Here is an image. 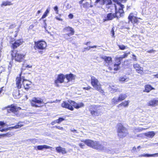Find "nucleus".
Masks as SVG:
<instances>
[{"label":"nucleus","mask_w":158,"mask_h":158,"mask_svg":"<svg viewBox=\"0 0 158 158\" xmlns=\"http://www.w3.org/2000/svg\"><path fill=\"white\" fill-rule=\"evenodd\" d=\"M124 54L119 57H116L115 58V62L113 65H109L108 69L110 71L114 70V72L117 71L120 69V65L121 64V61L123 59L126 58L127 57L128 55L130 54V52H123Z\"/></svg>","instance_id":"f257e3e1"},{"label":"nucleus","mask_w":158,"mask_h":158,"mask_svg":"<svg viewBox=\"0 0 158 158\" xmlns=\"http://www.w3.org/2000/svg\"><path fill=\"white\" fill-rule=\"evenodd\" d=\"M84 105L83 102L77 103L74 101L71 100H68L67 102L64 101L61 104V106L63 108L67 109L71 111L74 110V108L78 109L83 107Z\"/></svg>","instance_id":"f03ea898"},{"label":"nucleus","mask_w":158,"mask_h":158,"mask_svg":"<svg viewBox=\"0 0 158 158\" xmlns=\"http://www.w3.org/2000/svg\"><path fill=\"white\" fill-rule=\"evenodd\" d=\"M85 143L88 146L98 150L108 152V149L98 142L87 139L85 140Z\"/></svg>","instance_id":"7ed1b4c3"},{"label":"nucleus","mask_w":158,"mask_h":158,"mask_svg":"<svg viewBox=\"0 0 158 158\" xmlns=\"http://www.w3.org/2000/svg\"><path fill=\"white\" fill-rule=\"evenodd\" d=\"M11 56L12 60L19 63L23 62L26 57L25 54L20 53L17 50L12 51Z\"/></svg>","instance_id":"20e7f679"},{"label":"nucleus","mask_w":158,"mask_h":158,"mask_svg":"<svg viewBox=\"0 0 158 158\" xmlns=\"http://www.w3.org/2000/svg\"><path fill=\"white\" fill-rule=\"evenodd\" d=\"M91 84L92 87L95 89L101 94L104 93L103 89L102 87L101 84L98 80L95 77L91 76Z\"/></svg>","instance_id":"39448f33"},{"label":"nucleus","mask_w":158,"mask_h":158,"mask_svg":"<svg viewBox=\"0 0 158 158\" xmlns=\"http://www.w3.org/2000/svg\"><path fill=\"white\" fill-rule=\"evenodd\" d=\"M35 44L33 47L34 49L39 50L38 52L40 54L43 53V51L46 49L47 47L46 43L44 40H38L34 42Z\"/></svg>","instance_id":"423d86ee"},{"label":"nucleus","mask_w":158,"mask_h":158,"mask_svg":"<svg viewBox=\"0 0 158 158\" xmlns=\"http://www.w3.org/2000/svg\"><path fill=\"white\" fill-rule=\"evenodd\" d=\"M89 110L93 117H98L101 115L102 111L100 106L95 105H92L89 106Z\"/></svg>","instance_id":"0eeeda50"},{"label":"nucleus","mask_w":158,"mask_h":158,"mask_svg":"<svg viewBox=\"0 0 158 158\" xmlns=\"http://www.w3.org/2000/svg\"><path fill=\"white\" fill-rule=\"evenodd\" d=\"M117 129L118 136L121 138H123L128 135L127 129L121 123L118 124Z\"/></svg>","instance_id":"6e6552de"},{"label":"nucleus","mask_w":158,"mask_h":158,"mask_svg":"<svg viewBox=\"0 0 158 158\" xmlns=\"http://www.w3.org/2000/svg\"><path fill=\"white\" fill-rule=\"evenodd\" d=\"M30 103L31 106L35 107H39L40 106L38 105L44 103L42 99L39 98L34 97L30 100Z\"/></svg>","instance_id":"1a4fd4ad"},{"label":"nucleus","mask_w":158,"mask_h":158,"mask_svg":"<svg viewBox=\"0 0 158 158\" xmlns=\"http://www.w3.org/2000/svg\"><path fill=\"white\" fill-rule=\"evenodd\" d=\"M127 97V96L126 94H121L119 95L118 98L116 97L113 98L111 100V102L113 104H116L118 102L124 100Z\"/></svg>","instance_id":"9d476101"},{"label":"nucleus","mask_w":158,"mask_h":158,"mask_svg":"<svg viewBox=\"0 0 158 158\" xmlns=\"http://www.w3.org/2000/svg\"><path fill=\"white\" fill-rule=\"evenodd\" d=\"M65 76L63 73H60L57 75V76L54 81V84L56 87L60 86V84L64 82Z\"/></svg>","instance_id":"9b49d317"},{"label":"nucleus","mask_w":158,"mask_h":158,"mask_svg":"<svg viewBox=\"0 0 158 158\" xmlns=\"http://www.w3.org/2000/svg\"><path fill=\"white\" fill-rule=\"evenodd\" d=\"M115 11L114 13L116 18L118 19L123 16L124 14V12L123 10V9L124 8V5H121V6H120L118 10L117 9L116 6H115Z\"/></svg>","instance_id":"f8f14e48"},{"label":"nucleus","mask_w":158,"mask_h":158,"mask_svg":"<svg viewBox=\"0 0 158 158\" xmlns=\"http://www.w3.org/2000/svg\"><path fill=\"white\" fill-rule=\"evenodd\" d=\"M7 108L8 113H12L15 114L17 113L19 110L21 109L20 107H17L14 106L13 104H11L10 106H8Z\"/></svg>","instance_id":"ddd939ff"},{"label":"nucleus","mask_w":158,"mask_h":158,"mask_svg":"<svg viewBox=\"0 0 158 158\" xmlns=\"http://www.w3.org/2000/svg\"><path fill=\"white\" fill-rule=\"evenodd\" d=\"M128 19L129 22H131L133 24H138L139 22L138 19H141L140 18H138L134 16L133 13H131L128 16Z\"/></svg>","instance_id":"4468645a"},{"label":"nucleus","mask_w":158,"mask_h":158,"mask_svg":"<svg viewBox=\"0 0 158 158\" xmlns=\"http://www.w3.org/2000/svg\"><path fill=\"white\" fill-rule=\"evenodd\" d=\"M22 72L21 71L19 74V76L17 77L16 78V87L18 89H20L22 88V83H21Z\"/></svg>","instance_id":"2eb2a0df"},{"label":"nucleus","mask_w":158,"mask_h":158,"mask_svg":"<svg viewBox=\"0 0 158 158\" xmlns=\"http://www.w3.org/2000/svg\"><path fill=\"white\" fill-rule=\"evenodd\" d=\"M63 30L66 32H68L67 35L68 36L73 35L74 34L75 31L74 29L69 26L64 27Z\"/></svg>","instance_id":"dca6fc26"},{"label":"nucleus","mask_w":158,"mask_h":158,"mask_svg":"<svg viewBox=\"0 0 158 158\" xmlns=\"http://www.w3.org/2000/svg\"><path fill=\"white\" fill-rule=\"evenodd\" d=\"M133 67L134 69H135L136 71L139 74L141 75H142L143 74V68L141 67L140 65L137 63L134 64H133Z\"/></svg>","instance_id":"f3484780"},{"label":"nucleus","mask_w":158,"mask_h":158,"mask_svg":"<svg viewBox=\"0 0 158 158\" xmlns=\"http://www.w3.org/2000/svg\"><path fill=\"white\" fill-rule=\"evenodd\" d=\"M23 88L26 91H28L31 89L32 86V82L28 80L22 83Z\"/></svg>","instance_id":"a211bd4d"},{"label":"nucleus","mask_w":158,"mask_h":158,"mask_svg":"<svg viewBox=\"0 0 158 158\" xmlns=\"http://www.w3.org/2000/svg\"><path fill=\"white\" fill-rule=\"evenodd\" d=\"M101 58L103 60L105 63L107 64V66L108 68L109 65H111L112 62V58L111 57L106 56H102Z\"/></svg>","instance_id":"6ab92c4d"},{"label":"nucleus","mask_w":158,"mask_h":158,"mask_svg":"<svg viewBox=\"0 0 158 158\" xmlns=\"http://www.w3.org/2000/svg\"><path fill=\"white\" fill-rule=\"evenodd\" d=\"M85 0H81L79 2L80 4H82V6L83 8H85L86 10H87L89 8H91L93 7V6L91 2L89 3V2H86L82 4L83 2Z\"/></svg>","instance_id":"aec40b11"},{"label":"nucleus","mask_w":158,"mask_h":158,"mask_svg":"<svg viewBox=\"0 0 158 158\" xmlns=\"http://www.w3.org/2000/svg\"><path fill=\"white\" fill-rule=\"evenodd\" d=\"M23 42V39H19L17 40L14 42L12 45V48L13 49H15L17 47L22 45Z\"/></svg>","instance_id":"412c9836"},{"label":"nucleus","mask_w":158,"mask_h":158,"mask_svg":"<svg viewBox=\"0 0 158 158\" xmlns=\"http://www.w3.org/2000/svg\"><path fill=\"white\" fill-rule=\"evenodd\" d=\"M95 3H99L101 5H109L112 4L111 0H95Z\"/></svg>","instance_id":"4be33fe9"},{"label":"nucleus","mask_w":158,"mask_h":158,"mask_svg":"<svg viewBox=\"0 0 158 158\" xmlns=\"http://www.w3.org/2000/svg\"><path fill=\"white\" fill-rule=\"evenodd\" d=\"M64 75L65 76V78L67 80V82L72 81L74 80L75 78V75L71 73Z\"/></svg>","instance_id":"5701e85b"},{"label":"nucleus","mask_w":158,"mask_h":158,"mask_svg":"<svg viewBox=\"0 0 158 158\" xmlns=\"http://www.w3.org/2000/svg\"><path fill=\"white\" fill-rule=\"evenodd\" d=\"M116 18L115 16L114 13H108L105 17V18L103 19L104 21H105L108 20H111L113 19L114 18Z\"/></svg>","instance_id":"b1692460"},{"label":"nucleus","mask_w":158,"mask_h":158,"mask_svg":"<svg viewBox=\"0 0 158 158\" xmlns=\"http://www.w3.org/2000/svg\"><path fill=\"white\" fill-rule=\"evenodd\" d=\"M155 88L150 85L146 84L144 86V89L143 90L144 92L149 93L151 91L154 90Z\"/></svg>","instance_id":"393cba45"},{"label":"nucleus","mask_w":158,"mask_h":158,"mask_svg":"<svg viewBox=\"0 0 158 158\" xmlns=\"http://www.w3.org/2000/svg\"><path fill=\"white\" fill-rule=\"evenodd\" d=\"M129 101L128 100L125 101L123 102H122L120 103L119 104L117 107L118 108H120L121 107H128L129 105Z\"/></svg>","instance_id":"a878e982"},{"label":"nucleus","mask_w":158,"mask_h":158,"mask_svg":"<svg viewBox=\"0 0 158 158\" xmlns=\"http://www.w3.org/2000/svg\"><path fill=\"white\" fill-rule=\"evenodd\" d=\"M23 126L24 124L23 122H19L17 123V125L13 127H10L8 128V130H10L13 129L19 128Z\"/></svg>","instance_id":"bb28decb"},{"label":"nucleus","mask_w":158,"mask_h":158,"mask_svg":"<svg viewBox=\"0 0 158 158\" xmlns=\"http://www.w3.org/2000/svg\"><path fill=\"white\" fill-rule=\"evenodd\" d=\"M155 134V133L153 131H148L144 133L145 136L150 138H152Z\"/></svg>","instance_id":"cd10ccee"},{"label":"nucleus","mask_w":158,"mask_h":158,"mask_svg":"<svg viewBox=\"0 0 158 158\" xmlns=\"http://www.w3.org/2000/svg\"><path fill=\"white\" fill-rule=\"evenodd\" d=\"M13 5V3L10 1H3L1 5V6H11Z\"/></svg>","instance_id":"c85d7f7f"},{"label":"nucleus","mask_w":158,"mask_h":158,"mask_svg":"<svg viewBox=\"0 0 158 158\" xmlns=\"http://www.w3.org/2000/svg\"><path fill=\"white\" fill-rule=\"evenodd\" d=\"M50 148V147L46 145H39L37 146V149L39 150H43L44 149H47Z\"/></svg>","instance_id":"c756f323"},{"label":"nucleus","mask_w":158,"mask_h":158,"mask_svg":"<svg viewBox=\"0 0 158 158\" xmlns=\"http://www.w3.org/2000/svg\"><path fill=\"white\" fill-rule=\"evenodd\" d=\"M49 9H47L46 11H45L44 13L43 14V15H42V17H41L40 19H43L44 18H45L47 15L49 13Z\"/></svg>","instance_id":"7c9ffc66"},{"label":"nucleus","mask_w":158,"mask_h":158,"mask_svg":"<svg viewBox=\"0 0 158 158\" xmlns=\"http://www.w3.org/2000/svg\"><path fill=\"white\" fill-rule=\"evenodd\" d=\"M13 135V133L11 132H8L6 134H0V138L1 137H10Z\"/></svg>","instance_id":"2f4dec72"},{"label":"nucleus","mask_w":158,"mask_h":158,"mask_svg":"<svg viewBox=\"0 0 158 158\" xmlns=\"http://www.w3.org/2000/svg\"><path fill=\"white\" fill-rule=\"evenodd\" d=\"M22 68H23L25 69L26 68H30L32 67V65L31 64H27L26 65L25 64V62H24L22 64Z\"/></svg>","instance_id":"473e14b6"},{"label":"nucleus","mask_w":158,"mask_h":158,"mask_svg":"<svg viewBox=\"0 0 158 158\" xmlns=\"http://www.w3.org/2000/svg\"><path fill=\"white\" fill-rule=\"evenodd\" d=\"M117 46L118 47L119 49L122 50H124L127 48V46H125L123 44H118Z\"/></svg>","instance_id":"72a5a7b5"},{"label":"nucleus","mask_w":158,"mask_h":158,"mask_svg":"<svg viewBox=\"0 0 158 158\" xmlns=\"http://www.w3.org/2000/svg\"><path fill=\"white\" fill-rule=\"evenodd\" d=\"M57 150L58 151H60V150H61V153L62 154H64L66 153V152L65 151V149L64 148H62L60 147H57Z\"/></svg>","instance_id":"f704fd0d"},{"label":"nucleus","mask_w":158,"mask_h":158,"mask_svg":"<svg viewBox=\"0 0 158 158\" xmlns=\"http://www.w3.org/2000/svg\"><path fill=\"white\" fill-rule=\"evenodd\" d=\"M64 120V118L62 117H60L57 119L55 120V121L57 123L59 124Z\"/></svg>","instance_id":"c9c22d12"},{"label":"nucleus","mask_w":158,"mask_h":158,"mask_svg":"<svg viewBox=\"0 0 158 158\" xmlns=\"http://www.w3.org/2000/svg\"><path fill=\"white\" fill-rule=\"evenodd\" d=\"M127 78L126 76L121 77L119 78V81L121 82L125 81Z\"/></svg>","instance_id":"e433bc0d"},{"label":"nucleus","mask_w":158,"mask_h":158,"mask_svg":"<svg viewBox=\"0 0 158 158\" xmlns=\"http://www.w3.org/2000/svg\"><path fill=\"white\" fill-rule=\"evenodd\" d=\"M97 47V46L96 45H94L92 46H89L86 48H84V51H85L86 50H89L90 48H96Z\"/></svg>","instance_id":"4c0bfd02"},{"label":"nucleus","mask_w":158,"mask_h":158,"mask_svg":"<svg viewBox=\"0 0 158 158\" xmlns=\"http://www.w3.org/2000/svg\"><path fill=\"white\" fill-rule=\"evenodd\" d=\"M13 95L15 98H17V96H19V92L18 91L13 92Z\"/></svg>","instance_id":"58836bf2"},{"label":"nucleus","mask_w":158,"mask_h":158,"mask_svg":"<svg viewBox=\"0 0 158 158\" xmlns=\"http://www.w3.org/2000/svg\"><path fill=\"white\" fill-rule=\"evenodd\" d=\"M83 89L85 90H89L92 89L90 86L88 85L87 87H83Z\"/></svg>","instance_id":"ea45409f"},{"label":"nucleus","mask_w":158,"mask_h":158,"mask_svg":"<svg viewBox=\"0 0 158 158\" xmlns=\"http://www.w3.org/2000/svg\"><path fill=\"white\" fill-rule=\"evenodd\" d=\"M143 118H142L141 119V121L143 123H147V117L146 116H143Z\"/></svg>","instance_id":"a19ab883"},{"label":"nucleus","mask_w":158,"mask_h":158,"mask_svg":"<svg viewBox=\"0 0 158 158\" xmlns=\"http://www.w3.org/2000/svg\"><path fill=\"white\" fill-rule=\"evenodd\" d=\"M110 33L112 34L111 36L112 37H113L114 38L115 37V36L114 35V28L113 27L110 31Z\"/></svg>","instance_id":"79ce46f5"},{"label":"nucleus","mask_w":158,"mask_h":158,"mask_svg":"<svg viewBox=\"0 0 158 158\" xmlns=\"http://www.w3.org/2000/svg\"><path fill=\"white\" fill-rule=\"evenodd\" d=\"M113 1L114 2L117 3L119 6H121V5H123L121 4L120 2H119V0H113Z\"/></svg>","instance_id":"37998d69"},{"label":"nucleus","mask_w":158,"mask_h":158,"mask_svg":"<svg viewBox=\"0 0 158 158\" xmlns=\"http://www.w3.org/2000/svg\"><path fill=\"white\" fill-rule=\"evenodd\" d=\"M149 157H158V153H156L152 154H149Z\"/></svg>","instance_id":"c03bdc74"},{"label":"nucleus","mask_w":158,"mask_h":158,"mask_svg":"<svg viewBox=\"0 0 158 158\" xmlns=\"http://www.w3.org/2000/svg\"><path fill=\"white\" fill-rule=\"evenodd\" d=\"M139 157H149V154H141L139 156Z\"/></svg>","instance_id":"a18cd8bd"},{"label":"nucleus","mask_w":158,"mask_h":158,"mask_svg":"<svg viewBox=\"0 0 158 158\" xmlns=\"http://www.w3.org/2000/svg\"><path fill=\"white\" fill-rule=\"evenodd\" d=\"M55 127L57 129L61 130H63L64 129L63 127H61L59 126H55Z\"/></svg>","instance_id":"49530a36"},{"label":"nucleus","mask_w":158,"mask_h":158,"mask_svg":"<svg viewBox=\"0 0 158 158\" xmlns=\"http://www.w3.org/2000/svg\"><path fill=\"white\" fill-rule=\"evenodd\" d=\"M54 10L56 11V14H58V8L57 6H56L54 7Z\"/></svg>","instance_id":"de8ad7c7"},{"label":"nucleus","mask_w":158,"mask_h":158,"mask_svg":"<svg viewBox=\"0 0 158 158\" xmlns=\"http://www.w3.org/2000/svg\"><path fill=\"white\" fill-rule=\"evenodd\" d=\"M156 52V51L155 50H153V49H152L151 50H148L147 51V52L148 53H152L154 52Z\"/></svg>","instance_id":"09e8293b"},{"label":"nucleus","mask_w":158,"mask_h":158,"mask_svg":"<svg viewBox=\"0 0 158 158\" xmlns=\"http://www.w3.org/2000/svg\"><path fill=\"white\" fill-rule=\"evenodd\" d=\"M132 59L134 61H137V58H136V56L134 54L132 55Z\"/></svg>","instance_id":"8fccbe9b"},{"label":"nucleus","mask_w":158,"mask_h":158,"mask_svg":"<svg viewBox=\"0 0 158 158\" xmlns=\"http://www.w3.org/2000/svg\"><path fill=\"white\" fill-rule=\"evenodd\" d=\"M22 77V83L25 82V81L28 80L25 79V77L24 76H21Z\"/></svg>","instance_id":"3c124183"},{"label":"nucleus","mask_w":158,"mask_h":158,"mask_svg":"<svg viewBox=\"0 0 158 158\" xmlns=\"http://www.w3.org/2000/svg\"><path fill=\"white\" fill-rule=\"evenodd\" d=\"M5 125V123L4 122V121H0V126H4Z\"/></svg>","instance_id":"603ef678"},{"label":"nucleus","mask_w":158,"mask_h":158,"mask_svg":"<svg viewBox=\"0 0 158 158\" xmlns=\"http://www.w3.org/2000/svg\"><path fill=\"white\" fill-rule=\"evenodd\" d=\"M68 17L69 18L71 19H72L73 18V15L72 14H70L69 15H68Z\"/></svg>","instance_id":"864d4df0"},{"label":"nucleus","mask_w":158,"mask_h":158,"mask_svg":"<svg viewBox=\"0 0 158 158\" xmlns=\"http://www.w3.org/2000/svg\"><path fill=\"white\" fill-rule=\"evenodd\" d=\"M8 130V128L6 129H1V127H0V131H1V132H3Z\"/></svg>","instance_id":"5fc2aeb1"},{"label":"nucleus","mask_w":158,"mask_h":158,"mask_svg":"<svg viewBox=\"0 0 158 158\" xmlns=\"http://www.w3.org/2000/svg\"><path fill=\"white\" fill-rule=\"evenodd\" d=\"M80 146L82 148H83V146H84V144L83 143H80L79 144Z\"/></svg>","instance_id":"6e6d98bb"},{"label":"nucleus","mask_w":158,"mask_h":158,"mask_svg":"<svg viewBox=\"0 0 158 158\" xmlns=\"http://www.w3.org/2000/svg\"><path fill=\"white\" fill-rule=\"evenodd\" d=\"M56 19H57L58 20H59V21H62V19L58 17H56Z\"/></svg>","instance_id":"4d7b16f0"},{"label":"nucleus","mask_w":158,"mask_h":158,"mask_svg":"<svg viewBox=\"0 0 158 158\" xmlns=\"http://www.w3.org/2000/svg\"><path fill=\"white\" fill-rule=\"evenodd\" d=\"M57 123L56 122L55 120L54 121L51 123V124L52 125H53L55 123Z\"/></svg>","instance_id":"13d9d810"},{"label":"nucleus","mask_w":158,"mask_h":158,"mask_svg":"<svg viewBox=\"0 0 158 158\" xmlns=\"http://www.w3.org/2000/svg\"><path fill=\"white\" fill-rule=\"evenodd\" d=\"M154 76L155 77L158 78V73H157L156 74L154 75Z\"/></svg>","instance_id":"bf43d9fd"},{"label":"nucleus","mask_w":158,"mask_h":158,"mask_svg":"<svg viewBox=\"0 0 158 158\" xmlns=\"http://www.w3.org/2000/svg\"><path fill=\"white\" fill-rule=\"evenodd\" d=\"M90 43H91V42L90 41L87 42H86V43H85V44L86 45H88L89 44H90Z\"/></svg>","instance_id":"052dcab7"},{"label":"nucleus","mask_w":158,"mask_h":158,"mask_svg":"<svg viewBox=\"0 0 158 158\" xmlns=\"http://www.w3.org/2000/svg\"><path fill=\"white\" fill-rule=\"evenodd\" d=\"M56 151H57V152L59 153H61V150H60V151H58V150H57V147H56Z\"/></svg>","instance_id":"680f3d73"},{"label":"nucleus","mask_w":158,"mask_h":158,"mask_svg":"<svg viewBox=\"0 0 158 158\" xmlns=\"http://www.w3.org/2000/svg\"><path fill=\"white\" fill-rule=\"evenodd\" d=\"M122 2H125L127 0H119Z\"/></svg>","instance_id":"e2e57ef3"},{"label":"nucleus","mask_w":158,"mask_h":158,"mask_svg":"<svg viewBox=\"0 0 158 158\" xmlns=\"http://www.w3.org/2000/svg\"><path fill=\"white\" fill-rule=\"evenodd\" d=\"M41 10H38L37 12V15L39 14L40 13H41Z\"/></svg>","instance_id":"0e129e2a"},{"label":"nucleus","mask_w":158,"mask_h":158,"mask_svg":"<svg viewBox=\"0 0 158 158\" xmlns=\"http://www.w3.org/2000/svg\"><path fill=\"white\" fill-rule=\"evenodd\" d=\"M136 149V148L135 147H134L133 148V150H135Z\"/></svg>","instance_id":"69168bd1"},{"label":"nucleus","mask_w":158,"mask_h":158,"mask_svg":"<svg viewBox=\"0 0 158 158\" xmlns=\"http://www.w3.org/2000/svg\"><path fill=\"white\" fill-rule=\"evenodd\" d=\"M2 92V90L0 89V94H1Z\"/></svg>","instance_id":"338daca9"},{"label":"nucleus","mask_w":158,"mask_h":158,"mask_svg":"<svg viewBox=\"0 0 158 158\" xmlns=\"http://www.w3.org/2000/svg\"><path fill=\"white\" fill-rule=\"evenodd\" d=\"M140 147V146H138L137 147L139 149V148Z\"/></svg>","instance_id":"774afa93"}]
</instances>
